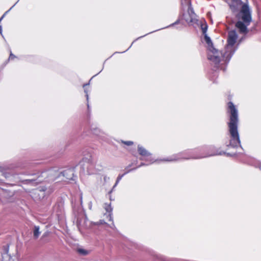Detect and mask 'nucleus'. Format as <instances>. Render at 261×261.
<instances>
[{
  "mask_svg": "<svg viewBox=\"0 0 261 261\" xmlns=\"http://www.w3.org/2000/svg\"><path fill=\"white\" fill-rule=\"evenodd\" d=\"M228 112L230 114V121L228 123L229 133L231 139L229 145L237 147L240 143L237 124L238 122V112L235 106L231 102L228 103Z\"/></svg>",
  "mask_w": 261,
  "mask_h": 261,
  "instance_id": "1",
  "label": "nucleus"
},
{
  "mask_svg": "<svg viewBox=\"0 0 261 261\" xmlns=\"http://www.w3.org/2000/svg\"><path fill=\"white\" fill-rule=\"evenodd\" d=\"M238 38V35L235 31H231L229 32L227 44L226 45L224 52L219 53L218 55L220 58V62L217 64H214L216 67L224 69L221 66L229 61L233 53L237 49L236 45V41Z\"/></svg>",
  "mask_w": 261,
  "mask_h": 261,
  "instance_id": "2",
  "label": "nucleus"
},
{
  "mask_svg": "<svg viewBox=\"0 0 261 261\" xmlns=\"http://www.w3.org/2000/svg\"><path fill=\"white\" fill-rule=\"evenodd\" d=\"M237 17L238 20L236 23V28L240 33H247L248 31L247 27L252 20L251 12L247 5L244 4L242 6Z\"/></svg>",
  "mask_w": 261,
  "mask_h": 261,
  "instance_id": "3",
  "label": "nucleus"
},
{
  "mask_svg": "<svg viewBox=\"0 0 261 261\" xmlns=\"http://www.w3.org/2000/svg\"><path fill=\"white\" fill-rule=\"evenodd\" d=\"M207 28V26L206 24L201 25V30L204 36V41L207 45V58L213 64H217L220 62V58L218 55L219 54L218 50L214 47L210 38L206 34Z\"/></svg>",
  "mask_w": 261,
  "mask_h": 261,
  "instance_id": "4",
  "label": "nucleus"
},
{
  "mask_svg": "<svg viewBox=\"0 0 261 261\" xmlns=\"http://www.w3.org/2000/svg\"><path fill=\"white\" fill-rule=\"evenodd\" d=\"M181 4L182 6H187L188 7L187 13L184 14L183 16L185 21L189 24L196 23L197 18L196 14L190 7V0H181Z\"/></svg>",
  "mask_w": 261,
  "mask_h": 261,
  "instance_id": "5",
  "label": "nucleus"
},
{
  "mask_svg": "<svg viewBox=\"0 0 261 261\" xmlns=\"http://www.w3.org/2000/svg\"><path fill=\"white\" fill-rule=\"evenodd\" d=\"M94 161L91 154H88L83 158L82 160L80 162V165L83 169V170H87L89 174L94 173L91 171V168L93 166Z\"/></svg>",
  "mask_w": 261,
  "mask_h": 261,
  "instance_id": "6",
  "label": "nucleus"
},
{
  "mask_svg": "<svg viewBox=\"0 0 261 261\" xmlns=\"http://www.w3.org/2000/svg\"><path fill=\"white\" fill-rule=\"evenodd\" d=\"M45 189L44 188H40L33 190L32 192V197L36 200L42 199L45 196Z\"/></svg>",
  "mask_w": 261,
  "mask_h": 261,
  "instance_id": "7",
  "label": "nucleus"
},
{
  "mask_svg": "<svg viewBox=\"0 0 261 261\" xmlns=\"http://www.w3.org/2000/svg\"><path fill=\"white\" fill-rule=\"evenodd\" d=\"M60 175L65 177L67 179L73 180L74 172L73 170L72 169L64 170L63 172L60 173L58 176L59 177Z\"/></svg>",
  "mask_w": 261,
  "mask_h": 261,
  "instance_id": "8",
  "label": "nucleus"
},
{
  "mask_svg": "<svg viewBox=\"0 0 261 261\" xmlns=\"http://www.w3.org/2000/svg\"><path fill=\"white\" fill-rule=\"evenodd\" d=\"M138 151L141 156L144 158H148L151 155L149 151L140 145L138 146Z\"/></svg>",
  "mask_w": 261,
  "mask_h": 261,
  "instance_id": "9",
  "label": "nucleus"
},
{
  "mask_svg": "<svg viewBox=\"0 0 261 261\" xmlns=\"http://www.w3.org/2000/svg\"><path fill=\"white\" fill-rule=\"evenodd\" d=\"M33 232L34 238L37 239L41 232L40 231V227L39 226H34L33 229Z\"/></svg>",
  "mask_w": 261,
  "mask_h": 261,
  "instance_id": "10",
  "label": "nucleus"
},
{
  "mask_svg": "<svg viewBox=\"0 0 261 261\" xmlns=\"http://www.w3.org/2000/svg\"><path fill=\"white\" fill-rule=\"evenodd\" d=\"M77 251L79 253L83 255H86L88 254V251L87 250L82 248H79L77 250Z\"/></svg>",
  "mask_w": 261,
  "mask_h": 261,
  "instance_id": "11",
  "label": "nucleus"
},
{
  "mask_svg": "<svg viewBox=\"0 0 261 261\" xmlns=\"http://www.w3.org/2000/svg\"><path fill=\"white\" fill-rule=\"evenodd\" d=\"M104 208L108 213H110L112 212V208L110 204L105 203L104 205Z\"/></svg>",
  "mask_w": 261,
  "mask_h": 261,
  "instance_id": "12",
  "label": "nucleus"
},
{
  "mask_svg": "<svg viewBox=\"0 0 261 261\" xmlns=\"http://www.w3.org/2000/svg\"><path fill=\"white\" fill-rule=\"evenodd\" d=\"M93 133L97 136H101V135L103 134V132L98 129H95L93 130Z\"/></svg>",
  "mask_w": 261,
  "mask_h": 261,
  "instance_id": "13",
  "label": "nucleus"
},
{
  "mask_svg": "<svg viewBox=\"0 0 261 261\" xmlns=\"http://www.w3.org/2000/svg\"><path fill=\"white\" fill-rule=\"evenodd\" d=\"M123 176V174L122 175H119L118 177H117V180H116V182L115 183V185H114V188L115 186H116V185L118 184V183L119 182V181L121 179V178H122Z\"/></svg>",
  "mask_w": 261,
  "mask_h": 261,
  "instance_id": "14",
  "label": "nucleus"
},
{
  "mask_svg": "<svg viewBox=\"0 0 261 261\" xmlns=\"http://www.w3.org/2000/svg\"><path fill=\"white\" fill-rule=\"evenodd\" d=\"M122 142L127 145V146H130V145H132L134 144L133 142L132 141H122Z\"/></svg>",
  "mask_w": 261,
  "mask_h": 261,
  "instance_id": "15",
  "label": "nucleus"
},
{
  "mask_svg": "<svg viewBox=\"0 0 261 261\" xmlns=\"http://www.w3.org/2000/svg\"><path fill=\"white\" fill-rule=\"evenodd\" d=\"M178 160V159H176L175 158H173V157H171V158H168V159L167 160H164V161H177Z\"/></svg>",
  "mask_w": 261,
  "mask_h": 261,
  "instance_id": "16",
  "label": "nucleus"
},
{
  "mask_svg": "<svg viewBox=\"0 0 261 261\" xmlns=\"http://www.w3.org/2000/svg\"><path fill=\"white\" fill-rule=\"evenodd\" d=\"M105 223V222L103 221V220H100L99 221L97 222H94L93 224L94 225H101V224H103Z\"/></svg>",
  "mask_w": 261,
  "mask_h": 261,
  "instance_id": "17",
  "label": "nucleus"
},
{
  "mask_svg": "<svg viewBox=\"0 0 261 261\" xmlns=\"http://www.w3.org/2000/svg\"><path fill=\"white\" fill-rule=\"evenodd\" d=\"M145 160H146V161H149V162H150V163H154V162H155L157 161V160H154L153 159H151V158H149H149H147V159H145Z\"/></svg>",
  "mask_w": 261,
  "mask_h": 261,
  "instance_id": "18",
  "label": "nucleus"
},
{
  "mask_svg": "<svg viewBox=\"0 0 261 261\" xmlns=\"http://www.w3.org/2000/svg\"><path fill=\"white\" fill-rule=\"evenodd\" d=\"M27 181L28 182H33L34 181V179H28V180H27Z\"/></svg>",
  "mask_w": 261,
  "mask_h": 261,
  "instance_id": "19",
  "label": "nucleus"
},
{
  "mask_svg": "<svg viewBox=\"0 0 261 261\" xmlns=\"http://www.w3.org/2000/svg\"><path fill=\"white\" fill-rule=\"evenodd\" d=\"M85 92L86 93L87 99V100H88V92H87V91L86 90V89H85Z\"/></svg>",
  "mask_w": 261,
  "mask_h": 261,
  "instance_id": "20",
  "label": "nucleus"
},
{
  "mask_svg": "<svg viewBox=\"0 0 261 261\" xmlns=\"http://www.w3.org/2000/svg\"><path fill=\"white\" fill-rule=\"evenodd\" d=\"M9 10L7 11V12H6L1 17L2 18H4V17L5 16V15H6V14L9 12Z\"/></svg>",
  "mask_w": 261,
  "mask_h": 261,
  "instance_id": "21",
  "label": "nucleus"
},
{
  "mask_svg": "<svg viewBox=\"0 0 261 261\" xmlns=\"http://www.w3.org/2000/svg\"><path fill=\"white\" fill-rule=\"evenodd\" d=\"M9 10L7 11V12H6L1 17L2 18H4V17L5 16V15H6V14L9 12Z\"/></svg>",
  "mask_w": 261,
  "mask_h": 261,
  "instance_id": "22",
  "label": "nucleus"
},
{
  "mask_svg": "<svg viewBox=\"0 0 261 261\" xmlns=\"http://www.w3.org/2000/svg\"><path fill=\"white\" fill-rule=\"evenodd\" d=\"M9 10L7 11V12H6L1 17L2 18H4V17L5 16V15H6V14L9 12Z\"/></svg>",
  "mask_w": 261,
  "mask_h": 261,
  "instance_id": "23",
  "label": "nucleus"
},
{
  "mask_svg": "<svg viewBox=\"0 0 261 261\" xmlns=\"http://www.w3.org/2000/svg\"><path fill=\"white\" fill-rule=\"evenodd\" d=\"M13 57H15V56L12 53H11L9 59H12Z\"/></svg>",
  "mask_w": 261,
  "mask_h": 261,
  "instance_id": "24",
  "label": "nucleus"
},
{
  "mask_svg": "<svg viewBox=\"0 0 261 261\" xmlns=\"http://www.w3.org/2000/svg\"><path fill=\"white\" fill-rule=\"evenodd\" d=\"M48 172V174H50L51 175V174H52L53 173L54 171L53 170H49Z\"/></svg>",
  "mask_w": 261,
  "mask_h": 261,
  "instance_id": "25",
  "label": "nucleus"
},
{
  "mask_svg": "<svg viewBox=\"0 0 261 261\" xmlns=\"http://www.w3.org/2000/svg\"><path fill=\"white\" fill-rule=\"evenodd\" d=\"M108 217H109V220L111 221L112 220V217H111V214H109Z\"/></svg>",
  "mask_w": 261,
  "mask_h": 261,
  "instance_id": "26",
  "label": "nucleus"
},
{
  "mask_svg": "<svg viewBox=\"0 0 261 261\" xmlns=\"http://www.w3.org/2000/svg\"><path fill=\"white\" fill-rule=\"evenodd\" d=\"M2 27L0 25V33L2 34Z\"/></svg>",
  "mask_w": 261,
  "mask_h": 261,
  "instance_id": "27",
  "label": "nucleus"
},
{
  "mask_svg": "<svg viewBox=\"0 0 261 261\" xmlns=\"http://www.w3.org/2000/svg\"><path fill=\"white\" fill-rule=\"evenodd\" d=\"M107 176H105V177H104V180H105V181L107 180Z\"/></svg>",
  "mask_w": 261,
  "mask_h": 261,
  "instance_id": "28",
  "label": "nucleus"
},
{
  "mask_svg": "<svg viewBox=\"0 0 261 261\" xmlns=\"http://www.w3.org/2000/svg\"><path fill=\"white\" fill-rule=\"evenodd\" d=\"M81 202H82V196L81 197Z\"/></svg>",
  "mask_w": 261,
  "mask_h": 261,
  "instance_id": "29",
  "label": "nucleus"
},
{
  "mask_svg": "<svg viewBox=\"0 0 261 261\" xmlns=\"http://www.w3.org/2000/svg\"><path fill=\"white\" fill-rule=\"evenodd\" d=\"M13 7H14V6H12L11 7V8L9 10L10 11V10L12 8H13Z\"/></svg>",
  "mask_w": 261,
  "mask_h": 261,
  "instance_id": "30",
  "label": "nucleus"
},
{
  "mask_svg": "<svg viewBox=\"0 0 261 261\" xmlns=\"http://www.w3.org/2000/svg\"><path fill=\"white\" fill-rule=\"evenodd\" d=\"M13 7H14V6H12L11 7V8L9 10L10 11V10L12 8H13Z\"/></svg>",
  "mask_w": 261,
  "mask_h": 261,
  "instance_id": "31",
  "label": "nucleus"
},
{
  "mask_svg": "<svg viewBox=\"0 0 261 261\" xmlns=\"http://www.w3.org/2000/svg\"><path fill=\"white\" fill-rule=\"evenodd\" d=\"M13 7H14V6H12L11 7V8L9 10L10 11V10L12 8H13Z\"/></svg>",
  "mask_w": 261,
  "mask_h": 261,
  "instance_id": "32",
  "label": "nucleus"
},
{
  "mask_svg": "<svg viewBox=\"0 0 261 261\" xmlns=\"http://www.w3.org/2000/svg\"><path fill=\"white\" fill-rule=\"evenodd\" d=\"M3 18H2V17L0 18V21L3 20Z\"/></svg>",
  "mask_w": 261,
  "mask_h": 261,
  "instance_id": "33",
  "label": "nucleus"
},
{
  "mask_svg": "<svg viewBox=\"0 0 261 261\" xmlns=\"http://www.w3.org/2000/svg\"><path fill=\"white\" fill-rule=\"evenodd\" d=\"M178 22V21H177L175 22V23H177Z\"/></svg>",
  "mask_w": 261,
  "mask_h": 261,
  "instance_id": "34",
  "label": "nucleus"
},
{
  "mask_svg": "<svg viewBox=\"0 0 261 261\" xmlns=\"http://www.w3.org/2000/svg\"><path fill=\"white\" fill-rule=\"evenodd\" d=\"M142 36H140V37H138V39L141 38Z\"/></svg>",
  "mask_w": 261,
  "mask_h": 261,
  "instance_id": "35",
  "label": "nucleus"
},
{
  "mask_svg": "<svg viewBox=\"0 0 261 261\" xmlns=\"http://www.w3.org/2000/svg\"><path fill=\"white\" fill-rule=\"evenodd\" d=\"M142 36H140V37H138V39L141 38Z\"/></svg>",
  "mask_w": 261,
  "mask_h": 261,
  "instance_id": "36",
  "label": "nucleus"
},
{
  "mask_svg": "<svg viewBox=\"0 0 261 261\" xmlns=\"http://www.w3.org/2000/svg\"><path fill=\"white\" fill-rule=\"evenodd\" d=\"M142 36H140V37H138V39L141 38Z\"/></svg>",
  "mask_w": 261,
  "mask_h": 261,
  "instance_id": "37",
  "label": "nucleus"
},
{
  "mask_svg": "<svg viewBox=\"0 0 261 261\" xmlns=\"http://www.w3.org/2000/svg\"><path fill=\"white\" fill-rule=\"evenodd\" d=\"M43 174H46L47 173H46V172H44Z\"/></svg>",
  "mask_w": 261,
  "mask_h": 261,
  "instance_id": "38",
  "label": "nucleus"
}]
</instances>
